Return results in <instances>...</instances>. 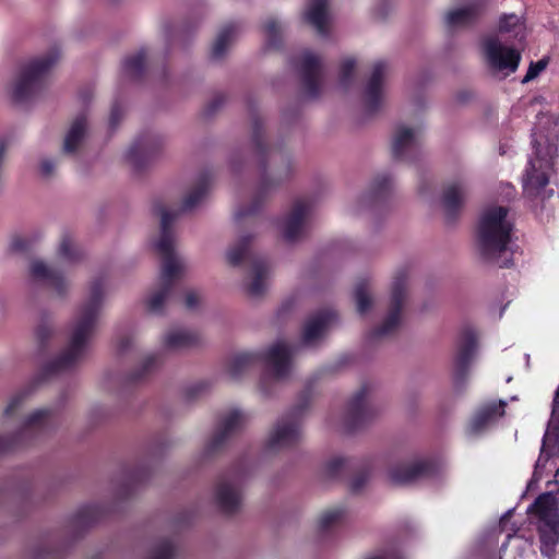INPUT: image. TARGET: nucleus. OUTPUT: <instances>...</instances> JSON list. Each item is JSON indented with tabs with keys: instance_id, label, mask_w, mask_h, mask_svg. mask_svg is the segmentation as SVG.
I'll return each instance as SVG.
<instances>
[{
	"instance_id": "f257e3e1",
	"label": "nucleus",
	"mask_w": 559,
	"mask_h": 559,
	"mask_svg": "<svg viewBox=\"0 0 559 559\" xmlns=\"http://www.w3.org/2000/svg\"><path fill=\"white\" fill-rule=\"evenodd\" d=\"M105 287L106 278L104 276L95 277L91 282L88 297L78 309L69 326V335L64 348L43 365L36 382L73 371L85 359L103 307L106 293Z\"/></svg>"
},
{
	"instance_id": "f03ea898",
	"label": "nucleus",
	"mask_w": 559,
	"mask_h": 559,
	"mask_svg": "<svg viewBox=\"0 0 559 559\" xmlns=\"http://www.w3.org/2000/svg\"><path fill=\"white\" fill-rule=\"evenodd\" d=\"M211 180V174L203 171L194 189L183 199L181 206L176 211L168 210L163 205L155 206L156 213L160 215V236L155 248L162 257V284L159 289L148 300V309L152 312H159L163 309L176 281L183 271V265L175 253L174 223L180 214L193 210L203 200L210 189Z\"/></svg>"
},
{
	"instance_id": "7ed1b4c3",
	"label": "nucleus",
	"mask_w": 559,
	"mask_h": 559,
	"mask_svg": "<svg viewBox=\"0 0 559 559\" xmlns=\"http://www.w3.org/2000/svg\"><path fill=\"white\" fill-rule=\"evenodd\" d=\"M263 134L262 120L252 112L251 141L259 159L261 180L251 204L239 207L235 213L237 224H241L246 218L255 217L262 210L269 191L292 174L288 155L280 147L267 145L263 140Z\"/></svg>"
},
{
	"instance_id": "20e7f679",
	"label": "nucleus",
	"mask_w": 559,
	"mask_h": 559,
	"mask_svg": "<svg viewBox=\"0 0 559 559\" xmlns=\"http://www.w3.org/2000/svg\"><path fill=\"white\" fill-rule=\"evenodd\" d=\"M509 209L491 206L480 216L477 228V247L480 257L499 267L513 265L512 252L508 246L511 241L513 224L507 219Z\"/></svg>"
},
{
	"instance_id": "39448f33",
	"label": "nucleus",
	"mask_w": 559,
	"mask_h": 559,
	"mask_svg": "<svg viewBox=\"0 0 559 559\" xmlns=\"http://www.w3.org/2000/svg\"><path fill=\"white\" fill-rule=\"evenodd\" d=\"M292 353L289 347L277 342L265 352H243L234 355L227 365V372L233 379L240 378L250 367L263 361L275 380L284 379L289 373Z\"/></svg>"
},
{
	"instance_id": "423d86ee",
	"label": "nucleus",
	"mask_w": 559,
	"mask_h": 559,
	"mask_svg": "<svg viewBox=\"0 0 559 559\" xmlns=\"http://www.w3.org/2000/svg\"><path fill=\"white\" fill-rule=\"evenodd\" d=\"M58 418V407L38 408L25 416L9 435L0 433V454L32 444L49 431Z\"/></svg>"
},
{
	"instance_id": "0eeeda50",
	"label": "nucleus",
	"mask_w": 559,
	"mask_h": 559,
	"mask_svg": "<svg viewBox=\"0 0 559 559\" xmlns=\"http://www.w3.org/2000/svg\"><path fill=\"white\" fill-rule=\"evenodd\" d=\"M58 59L59 52L51 50L24 66L12 91L13 102L25 105L38 97L46 86L49 70Z\"/></svg>"
},
{
	"instance_id": "6e6552de",
	"label": "nucleus",
	"mask_w": 559,
	"mask_h": 559,
	"mask_svg": "<svg viewBox=\"0 0 559 559\" xmlns=\"http://www.w3.org/2000/svg\"><path fill=\"white\" fill-rule=\"evenodd\" d=\"M310 400L311 391L307 388L300 393L298 404L277 421L266 441V449L269 451H277L298 443L300 439V418L308 409Z\"/></svg>"
},
{
	"instance_id": "1a4fd4ad",
	"label": "nucleus",
	"mask_w": 559,
	"mask_h": 559,
	"mask_svg": "<svg viewBox=\"0 0 559 559\" xmlns=\"http://www.w3.org/2000/svg\"><path fill=\"white\" fill-rule=\"evenodd\" d=\"M407 271L400 270L394 276L391 288L390 309L380 326L369 332L370 340H377L393 333L400 325L401 314L406 297Z\"/></svg>"
},
{
	"instance_id": "9d476101",
	"label": "nucleus",
	"mask_w": 559,
	"mask_h": 559,
	"mask_svg": "<svg viewBox=\"0 0 559 559\" xmlns=\"http://www.w3.org/2000/svg\"><path fill=\"white\" fill-rule=\"evenodd\" d=\"M477 348V334L471 326L461 330L456 341L454 356V381L463 385L468 377L469 367Z\"/></svg>"
},
{
	"instance_id": "9b49d317",
	"label": "nucleus",
	"mask_w": 559,
	"mask_h": 559,
	"mask_svg": "<svg viewBox=\"0 0 559 559\" xmlns=\"http://www.w3.org/2000/svg\"><path fill=\"white\" fill-rule=\"evenodd\" d=\"M369 392V384L364 383L349 400L344 416V425L347 431L352 432L361 428L376 415V411L367 401Z\"/></svg>"
},
{
	"instance_id": "f8f14e48",
	"label": "nucleus",
	"mask_w": 559,
	"mask_h": 559,
	"mask_svg": "<svg viewBox=\"0 0 559 559\" xmlns=\"http://www.w3.org/2000/svg\"><path fill=\"white\" fill-rule=\"evenodd\" d=\"M439 466L433 460H419L409 464H396L389 471L394 485H409L419 479L430 478L438 474Z\"/></svg>"
},
{
	"instance_id": "ddd939ff",
	"label": "nucleus",
	"mask_w": 559,
	"mask_h": 559,
	"mask_svg": "<svg viewBox=\"0 0 559 559\" xmlns=\"http://www.w3.org/2000/svg\"><path fill=\"white\" fill-rule=\"evenodd\" d=\"M31 278L55 290L59 297H66L70 292V282L62 272L40 259H34L28 267Z\"/></svg>"
},
{
	"instance_id": "4468645a",
	"label": "nucleus",
	"mask_w": 559,
	"mask_h": 559,
	"mask_svg": "<svg viewBox=\"0 0 559 559\" xmlns=\"http://www.w3.org/2000/svg\"><path fill=\"white\" fill-rule=\"evenodd\" d=\"M548 183L547 163L538 156L531 158L522 179L523 193L531 199L537 198Z\"/></svg>"
},
{
	"instance_id": "2eb2a0df",
	"label": "nucleus",
	"mask_w": 559,
	"mask_h": 559,
	"mask_svg": "<svg viewBox=\"0 0 559 559\" xmlns=\"http://www.w3.org/2000/svg\"><path fill=\"white\" fill-rule=\"evenodd\" d=\"M106 510L99 504H87L78 509L67 523V534L71 539L81 537L90 527L105 516Z\"/></svg>"
},
{
	"instance_id": "dca6fc26",
	"label": "nucleus",
	"mask_w": 559,
	"mask_h": 559,
	"mask_svg": "<svg viewBox=\"0 0 559 559\" xmlns=\"http://www.w3.org/2000/svg\"><path fill=\"white\" fill-rule=\"evenodd\" d=\"M484 48L490 67L511 72L518 69L521 60V55L518 50L501 46L497 38H487L484 43Z\"/></svg>"
},
{
	"instance_id": "f3484780",
	"label": "nucleus",
	"mask_w": 559,
	"mask_h": 559,
	"mask_svg": "<svg viewBox=\"0 0 559 559\" xmlns=\"http://www.w3.org/2000/svg\"><path fill=\"white\" fill-rule=\"evenodd\" d=\"M320 59L310 51H305L299 61V75L302 88L308 97L317 98L320 94Z\"/></svg>"
},
{
	"instance_id": "a211bd4d",
	"label": "nucleus",
	"mask_w": 559,
	"mask_h": 559,
	"mask_svg": "<svg viewBox=\"0 0 559 559\" xmlns=\"http://www.w3.org/2000/svg\"><path fill=\"white\" fill-rule=\"evenodd\" d=\"M246 421L245 415L234 409L229 412L219 423L215 433L207 442L205 451L207 454L217 452L227 441V439L241 429Z\"/></svg>"
},
{
	"instance_id": "6ab92c4d",
	"label": "nucleus",
	"mask_w": 559,
	"mask_h": 559,
	"mask_svg": "<svg viewBox=\"0 0 559 559\" xmlns=\"http://www.w3.org/2000/svg\"><path fill=\"white\" fill-rule=\"evenodd\" d=\"M388 64L377 61L364 91V104L369 114H374L381 106L382 85Z\"/></svg>"
},
{
	"instance_id": "aec40b11",
	"label": "nucleus",
	"mask_w": 559,
	"mask_h": 559,
	"mask_svg": "<svg viewBox=\"0 0 559 559\" xmlns=\"http://www.w3.org/2000/svg\"><path fill=\"white\" fill-rule=\"evenodd\" d=\"M215 500L219 510L225 514H234L241 502L237 479H222L216 486Z\"/></svg>"
},
{
	"instance_id": "412c9836",
	"label": "nucleus",
	"mask_w": 559,
	"mask_h": 559,
	"mask_svg": "<svg viewBox=\"0 0 559 559\" xmlns=\"http://www.w3.org/2000/svg\"><path fill=\"white\" fill-rule=\"evenodd\" d=\"M486 7L487 0H474L463 8L449 11L445 23L449 27L474 25L484 14Z\"/></svg>"
},
{
	"instance_id": "4be33fe9",
	"label": "nucleus",
	"mask_w": 559,
	"mask_h": 559,
	"mask_svg": "<svg viewBox=\"0 0 559 559\" xmlns=\"http://www.w3.org/2000/svg\"><path fill=\"white\" fill-rule=\"evenodd\" d=\"M309 207V203L305 200H296L294 202L293 209L286 217L283 228V237L286 241L294 242L300 238Z\"/></svg>"
},
{
	"instance_id": "5701e85b",
	"label": "nucleus",
	"mask_w": 559,
	"mask_h": 559,
	"mask_svg": "<svg viewBox=\"0 0 559 559\" xmlns=\"http://www.w3.org/2000/svg\"><path fill=\"white\" fill-rule=\"evenodd\" d=\"M507 402L499 400L498 402H489L477 409L469 423L473 432L478 433L490 424L497 421L506 414Z\"/></svg>"
},
{
	"instance_id": "b1692460",
	"label": "nucleus",
	"mask_w": 559,
	"mask_h": 559,
	"mask_svg": "<svg viewBox=\"0 0 559 559\" xmlns=\"http://www.w3.org/2000/svg\"><path fill=\"white\" fill-rule=\"evenodd\" d=\"M466 190L462 182L448 185L442 193V206L448 223H453L460 215L464 204Z\"/></svg>"
},
{
	"instance_id": "393cba45",
	"label": "nucleus",
	"mask_w": 559,
	"mask_h": 559,
	"mask_svg": "<svg viewBox=\"0 0 559 559\" xmlns=\"http://www.w3.org/2000/svg\"><path fill=\"white\" fill-rule=\"evenodd\" d=\"M87 117L85 114L78 115L71 122L62 144V153L76 155L84 143L87 134Z\"/></svg>"
},
{
	"instance_id": "a878e982",
	"label": "nucleus",
	"mask_w": 559,
	"mask_h": 559,
	"mask_svg": "<svg viewBox=\"0 0 559 559\" xmlns=\"http://www.w3.org/2000/svg\"><path fill=\"white\" fill-rule=\"evenodd\" d=\"M336 319L333 310H321L310 317L305 324L302 332V343L308 345L320 338L325 329Z\"/></svg>"
},
{
	"instance_id": "bb28decb",
	"label": "nucleus",
	"mask_w": 559,
	"mask_h": 559,
	"mask_svg": "<svg viewBox=\"0 0 559 559\" xmlns=\"http://www.w3.org/2000/svg\"><path fill=\"white\" fill-rule=\"evenodd\" d=\"M138 328L135 322H123L116 332V352L120 357L130 355L136 346Z\"/></svg>"
},
{
	"instance_id": "cd10ccee",
	"label": "nucleus",
	"mask_w": 559,
	"mask_h": 559,
	"mask_svg": "<svg viewBox=\"0 0 559 559\" xmlns=\"http://www.w3.org/2000/svg\"><path fill=\"white\" fill-rule=\"evenodd\" d=\"M416 145L415 133L407 127H399L392 142V156L395 160H409L408 152Z\"/></svg>"
},
{
	"instance_id": "c85d7f7f",
	"label": "nucleus",
	"mask_w": 559,
	"mask_h": 559,
	"mask_svg": "<svg viewBox=\"0 0 559 559\" xmlns=\"http://www.w3.org/2000/svg\"><path fill=\"white\" fill-rule=\"evenodd\" d=\"M328 4L329 0H311L305 13V20L321 35L328 34Z\"/></svg>"
},
{
	"instance_id": "c756f323",
	"label": "nucleus",
	"mask_w": 559,
	"mask_h": 559,
	"mask_svg": "<svg viewBox=\"0 0 559 559\" xmlns=\"http://www.w3.org/2000/svg\"><path fill=\"white\" fill-rule=\"evenodd\" d=\"M200 335L194 331L174 330L168 332L164 337V345L167 349L190 348L199 344Z\"/></svg>"
},
{
	"instance_id": "7c9ffc66",
	"label": "nucleus",
	"mask_w": 559,
	"mask_h": 559,
	"mask_svg": "<svg viewBox=\"0 0 559 559\" xmlns=\"http://www.w3.org/2000/svg\"><path fill=\"white\" fill-rule=\"evenodd\" d=\"M538 534L543 545L555 546L559 543V512L539 520Z\"/></svg>"
},
{
	"instance_id": "2f4dec72",
	"label": "nucleus",
	"mask_w": 559,
	"mask_h": 559,
	"mask_svg": "<svg viewBox=\"0 0 559 559\" xmlns=\"http://www.w3.org/2000/svg\"><path fill=\"white\" fill-rule=\"evenodd\" d=\"M251 269L253 273V278L251 283L247 286V293L252 297H258L263 295L265 290L264 280L267 274V264L264 259L257 258L251 262Z\"/></svg>"
},
{
	"instance_id": "473e14b6",
	"label": "nucleus",
	"mask_w": 559,
	"mask_h": 559,
	"mask_svg": "<svg viewBox=\"0 0 559 559\" xmlns=\"http://www.w3.org/2000/svg\"><path fill=\"white\" fill-rule=\"evenodd\" d=\"M527 512L537 516L538 520L543 518H548L549 515L558 512L556 508V500L548 492L542 493L528 507Z\"/></svg>"
},
{
	"instance_id": "72a5a7b5",
	"label": "nucleus",
	"mask_w": 559,
	"mask_h": 559,
	"mask_svg": "<svg viewBox=\"0 0 559 559\" xmlns=\"http://www.w3.org/2000/svg\"><path fill=\"white\" fill-rule=\"evenodd\" d=\"M392 187V179L388 174L378 175L372 183L369 193L365 197L370 204H376L386 198Z\"/></svg>"
},
{
	"instance_id": "f704fd0d",
	"label": "nucleus",
	"mask_w": 559,
	"mask_h": 559,
	"mask_svg": "<svg viewBox=\"0 0 559 559\" xmlns=\"http://www.w3.org/2000/svg\"><path fill=\"white\" fill-rule=\"evenodd\" d=\"M236 32L237 26L234 23L227 24L221 29L211 50L213 59H219L224 56Z\"/></svg>"
},
{
	"instance_id": "c9c22d12",
	"label": "nucleus",
	"mask_w": 559,
	"mask_h": 559,
	"mask_svg": "<svg viewBox=\"0 0 559 559\" xmlns=\"http://www.w3.org/2000/svg\"><path fill=\"white\" fill-rule=\"evenodd\" d=\"M345 518L343 508H333L324 511L318 520V530L321 534H325L335 526L340 525Z\"/></svg>"
},
{
	"instance_id": "e433bc0d",
	"label": "nucleus",
	"mask_w": 559,
	"mask_h": 559,
	"mask_svg": "<svg viewBox=\"0 0 559 559\" xmlns=\"http://www.w3.org/2000/svg\"><path fill=\"white\" fill-rule=\"evenodd\" d=\"M33 386L28 385L26 388L21 389L10 399L7 407L4 408V417L7 419H15L20 412L23 408V405L27 397L32 394Z\"/></svg>"
},
{
	"instance_id": "4c0bfd02",
	"label": "nucleus",
	"mask_w": 559,
	"mask_h": 559,
	"mask_svg": "<svg viewBox=\"0 0 559 559\" xmlns=\"http://www.w3.org/2000/svg\"><path fill=\"white\" fill-rule=\"evenodd\" d=\"M163 146L162 139L151 133H142V169L147 160L155 158Z\"/></svg>"
},
{
	"instance_id": "58836bf2",
	"label": "nucleus",
	"mask_w": 559,
	"mask_h": 559,
	"mask_svg": "<svg viewBox=\"0 0 559 559\" xmlns=\"http://www.w3.org/2000/svg\"><path fill=\"white\" fill-rule=\"evenodd\" d=\"M83 251L69 237H63L58 247V257L69 264H75L83 259Z\"/></svg>"
},
{
	"instance_id": "ea45409f",
	"label": "nucleus",
	"mask_w": 559,
	"mask_h": 559,
	"mask_svg": "<svg viewBox=\"0 0 559 559\" xmlns=\"http://www.w3.org/2000/svg\"><path fill=\"white\" fill-rule=\"evenodd\" d=\"M251 236L247 235L241 237L238 242L233 246L227 252V261L231 266H237L241 263L246 254L248 253Z\"/></svg>"
},
{
	"instance_id": "a19ab883",
	"label": "nucleus",
	"mask_w": 559,
	"mask_h": 559,
	"mask_svg": "<svg viewBox=\"0 0 559 559\" xmlns=\"http://www.w3.org/2000/svg\"><path fill=\"white\" fill-rule=\"evenodd\" d=\"M263 31L266 36V45L269 48L277 49L282 45V28L275 19H269L264 25Z\"/></svg>"
},
{
	"instance_id": "79ce46f5",
	"label": "nucleus",
	"mask_w": 559,
	"mask_h": 559,
	"mask_svg": "<svg viewBox=\"0 0 559 559\" xmlns=\"http://www.w3.org/2000/svg\"><path fill=\"white\" fill-rule=\"evenodd\" d=\"M68 545L52 546L48 542L40 543L32 551L33 559H58Z\"/></svg>"
},
{
	"instance_id": "37998d69",
	"label": "nucleus",
	"mask_w": 559,
	"mask_h": 559,
	"mask_svg": "<svg viewBox=\"0 0 559 559\" xmlns=\"http://www.w3.org/2000/svg\"><path fill=\"white\" fill-rule=\"evenodd\" d=\"M121 76L126 81H138L140 79V52L124 59L121 67Z\"/></svg>"
},
{
	"instance_id": "c03bdc74",
	"label": "nucleus",
	"mask_w": 559,
	"mask_h": 559,
	"mask_svg": "<svg viewBox=\"0 0 559 559\" xmlns=\"http://www.w3.org/2000/svg\"><path fill=\"white\" fill-rule=\"evenodd\" d=\"M355 300L357 304V311L365 314L372 305L371 297L368 293V283L366 281L359 282L355 287Z\"/></svg>"
},
{
	"instance_id": "a18cd8bd",
	"label": "nucleus",
	"mask_w": 559,
	"mask_h": 559,
	"mask_svg": "<svg viewBox=\"0 0 559 559\" xmlns=\"http://www.w3.org/2000/svg\"><path fill=\"white\" fill-rule=\"evenodd\" d=\"M53 333L55 330L51 322L46 316H44L35 331L36 341L40 349L44 350L48 346Z\"/></svg>"
},
{
	"instance_id": "49530a36",
	"label": "nucleus",
	"mask_w": 559,
	"mask_h": 559,
	"mask_svg": "<svg viewBox=\"0 0 559 559\" xmlns=\"http://www.w3.org/2000/svg\"><path fill=\"white\" fill-rule=\"evenodd\" d=\"M353 468L352 461L344 457H335L325 464V474L330 478H338L345 471Z\"/></svg>"
},
{
	"instance_id": "de8ad7c7",
	"label": "nucleus",
	"mask_w": 559,
	"mask_h": 559,
	"mask_svg": "<svg viewBox=\"0 0 559 559\" xmlns=\"http://www.w3.org/2000/svg\"><path fill=\"white\" fill-rule=\"evenodd\" d=\"M126 166L138 173L140 170V139L135 138L122 156Z\"/></svg>"
},
{
	"instance_id": "09e8293b",
	"label": "nucleus",
	"mask_w": 559,
	"mask_h": 559,
	"mask_svg": "<svg viewBox=\"0 0 559 559\" xmlns=\"http://www.w3.org/2000/svg\"><path fill=\"white\" fill-rule=\"evenodd\" d=\"M356 61L352 58L344 60L340 68V84L347 90L350 85Z\"/></svg>"
},
{
	"instance_id": "8fccbe9b",
	"label": "nucleus",
	"mask_w": 559,
	"mask_h": 559,
	"mask_svg": "<svg viewBox=\"0 0 559 559\" xmlns=\"http://www.w3.org/2000/svg\"><path fill=\"white\" fill-rule=\"evenodd\" d=\"M175 546L169 540L158 543L152 554V559H174Z\"/></svg>"
},
{
	"instance_id": "3c124183",
	"label": "nucleus",
	"mask_w": 559,
	"mask_h": 559,
	"mask_svg": "<svg viewBox=\"0 0 559 559\" xmlns=\"http://www.w3.org/2000/svg\"><path fill=\"white\" fill-rule=\"evenodd\" d=\"M369 477L370 467L368 465L361 466L350 481V491L354 493L359 492L367 484Z\"/></svg>"
},
{
	"instance_id": "603ef678",
	"label": "nucleus",
	"mask_w": 559,
	"mask_h": 559,
	"mask_svg": "<svg viewBox=\"0 0 559 559\" xmlns=\"http://www.w3.org/2000/svg\"><path fill=\"white\" fill-rule=\"evenodd\" d=\"M548 64V60L547 59H540L536 62H531L528 69H527V72L525 74V76L523 78L522 82L523 83H527L532 80H534L536 76H538V74L544 71L546 69Z\"/></svg>"
},
{
	"instance_id": "864d4df0",
	"label": "nucleus",
	"mask_w": 559,
	"mask_h": 559,
	"mask_svg": "<svg viewBox=\"0 0 559 559\" xmlns=\"http://www.w3.org/2000/svg\"><path fill=\"white\" fill-rule=\"evenodd\" d=\"M519 24V17L516 14H503L499 21L500 32H511Z\"/></svg>"
},
{
	"instance_id": "5fc2aeb1",
	"label": "nucleus",
	"mask_w": 559,
	"mask_h": 559,
	"mask_svg": "<svg viewBox=\"0 0 559 559\" xmlns=\"http://www.w3.org/2000/svg\"><path fill=\"white\" fill-rule=\"evenodd\" d=\"M226 102V97L218 93L216 94L213 99L205 106L204 108V116L211 117L214 115Z\"/></svg>"
},
{
	"instance_id": "6e6d98bb",
	"label": "nucleus",
	"mask_w": 559,
	"mask_h": 559,
	"mask_svg": "<svg viewBox=\"0 0 559 559\" xmlns=\"http://www.w3.org/2000/svg\"><path fill=\"white\" fill-rule=\"evenodd\" d=\"M140 382V369L135 368L122 379L123 390H136Z\"/></svg>"
},
{
	"instance_id": "4d7b16f0",
	"label": "nucleus",
	"mask_w": 559,
	"mask_h": 559,
	"mask_svg": "<svg viewBox=\"0 0 559 559\" xmlns=\"http://www.w3.org/2000/svg\"><path fill=\"white\" fill-rule=\"evenodd\" d=\"M57 164L51 158H43L39 163V173L44 178H50L55 175Z\"/></svg>"
},
{
	"instance_id": "13d9d810",
	"label": "nucleus",
	"mask_w": 559,
	"mask_h": 559,
	"mask_svg": "<svg viewBox=\"0 0 559 559\" xmlns=\"http://www.w3.org/2000/svg\"><path fill=\"white\" fill-rule=\"evenodd\" d=\"M124 112L123 106L119 103H115L111 106L110 116H109V126L111 129H116L119 124L120 119L122 118Z\"/></svg>"
},
{
	"instance_id": "bf43d9fd",
	"label": "nucleus",
	"mask_w": 559,
	"mask_h": 559,
	"mask_svg": "<svg viewBox=\"0 0 559 559\" xmlns=\"http://www.w3.org/2000/svg\"><path fill=\"white\" fill-rule=\"evenodd\" d=\"M29 241L25 238H14L11 242V249L15 252H24L28 250Z\"/></svg>"
},
{
	"instance_id": "052dcab7",
	"label": "nucleus",
	"mask_w": 559,
	"mask_h": 559,
	"mask_svg": "<svg viewBox=\"0 0 559 559\" xmlns=\"http://www.w3.org/2000/svg\"><path fill=\"white\" fill-rule=\"evenodd\" d=\"M200 298L195 292H188L185 299V306L187 309H194L199 305Z\"/></svg>"
},
{
	"instance_id": "680f3d73",
	"label": "nucleus",
	"mask_w": 559,
	"mask_h": 559,
	"mask_svg": "<svg viewBox=\"0 0 559 559\" xmlns=\"http://www.w3.org/2000/svg\"><path fill=\"white\" fill-rule=\"evenodd\" d=\"M206 389L205 382H199L187 390V397L192 400Z\"/></svg>"
},
{
	"instance_id": "e2e57ef3",
	"label": "nucleus",
	"mask_w": 559,
	"mask_h": 559,
	"mask_svg": "<svg viewBox=\"0 0 559 559\" xmlns=\"http://www.w3.org/2000/svg\"><path fill=\"white\" fill-rule=\"evenodd\" d=\"M155 361H156V358L154 356H145V357H142V365H141V368H142V379L144 378V374L151 369L154 367L155 365Z\"/></svg>"
},
{
	"instance_id": "0e129e2a",
	"label": "nucleus",
	"mask_w": 559,
	"mask_h": 559,
	"mask_svg": "<svg viewBox=\"0 0 559 559\" xmlns=\"http://www.w3.org/2000/svg\"><path fill=\"white\" fill-rule=\"evenodd\" d=\"M270 381L269 374H263V377L260 380V390L264 395L269 394V391L266 389V384Z\"/></svg>"
},
{
	"instance_id": "69168bd1",
	"label": "nucleus",
	"mask_w": 559,
	"mask_h": 559,
	"mask_svg": "<svg viewBox=\"0 0 559 559\" xmlns=\"http://www.w3.org/2000/svg\"><path fill=\"white\" fill-rule=\"evenodd\" d=\"M142 83L144 82L145 75H146V57L144 51L142 50Z\"/></svg>"
},
{
	"instance_id": "338daca9",
	"label": "nucleus",
	"mask_w": 559,
	"mask_h": 559,
	"mask_svg": "<svg viewBox=\"0 0 559 559\" xmlns=\"http://www.w3.org/2000/svg\"><path fill=\"white\" fill-rule=\"evenodd\" d=\"M134 490V481L132 480V483L130 485H128L124 489H123V496L124 497H129L131 495V492Z\"/></svg>"
},
{
	"instance_id": "774afa93",
	"label": "nucleus",
	"mask_w": 559,
	"mask_h": 559,
	"mask_svg": "<svg viewBox=\"0 0 559 559\" xmlns=\"http://www.w3.org/2000/svg\"><path fill=\"white\" fill-rule=\"evenodd\" d=\"M80 97L82 98L83 103H86L91 96L82 92Z\"/></svg>"
}]
</instances>
